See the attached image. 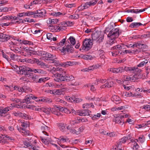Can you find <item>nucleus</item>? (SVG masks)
<instances>
[{"label":"nucleus","instance_id":"f257e3e1","mask_svg":"<svg viewBox=\"0 0 150 150\" xmlns=\"http://www.w3.org/2000/svg\"><path fill=\"white\" fill-rule=\"evenodd\" d=\"M109 71L115 73H121L125 71H126L135 74L132 76L133 78L132 80L133 82L135 81L137 79L142 78V74L141 73L142 71L138 67H123L116 68H111L108 69Z\"/></svg>","mask_w":150,"mask_h":150},{"label":"nucleus","instance_id":"f03ea898","mask_svg":"<svg viewBox=\"0 0 150 150\" xmlns=\"http://www.w3.org/2000/svg\"><path fill=\"white\" fill-rule=\"evenodd\" d=\"M66 71L63 70L59 72H57L53 74L52 77L54 78V81L59 82L66 81L69 82L68 85L69 86H76L80 84V83L75 80L74 77L71 76H69L65 74Z\"/></svg>","mask_w":150,"mask_h":150},{"label":"nucleus","instance_id":"7ed1b4c3","mask_svg":"<svg viewBox=\"0 0 150 150\" xmlns=\"http://www.w3.org/2000/svg\"><path fill=\"white\" fill-rule=\"evenodd\" d=\"M119 28H113L109 31L108 35V37L109 38V45H111L116 42L115 39L119 36Z\"/></svg>","mask_w":150,"mask_h":150},{"label":"nucleus","instance_id":"20e7f679","mask_svg":"<svg viewBox=\"0 0 150 150\" xmlns=\"http://www.w3.org/2000/svg\"><path fill=\"white\" fill-rule=\"evenodd\" d=\"M131 137V134H129L122 137L119 140L117 145L114 146L112 150H124V147L122 146V144L125 143L127 140L130 139Z\"/></svg>","mask_w":150,"mask_h":150},{"label":"nucleus","instance_id":"39448f33","mask_svg":"<svg viewBox=\"0 0 150 150\" xmlns=\"http://www.w3.org/2000/svg\"><path fill=\"white\" fill-rule=\"evenodd\" d=\"M26 107L28 108L31 109L33 110L39 111H42L48 114H49L51 111V108H41L39 106H38V107H36V106L32 105H27Z\"/></svg>","mask_w":150,"mask_h":150},{"label":"nucleus","instance_id":"423d86ee","mask_svg":"<svg viewBox=\"0 0 150 150\" xmlns=\"http://www.w3.org/2000/svg\"><path fill=\"white\" fill-rule=\"evenodd\" d=\"M93 45L92 40L86 39L84 40L83 42L82 50L86 51L88 50L91 48Z\"/></svg>","mask_w":150,"mask_h":150},{"label":"nucleus","instance_id":"0eeeda50","mask_svg":"<svg viewBox=\"0 0 150 150\" xmlns=\"http://www.w3.org/2000/svg\"><path fill=\"white\" fill-rule=\"evenodd\" d=\"M101 35L100 33L97 32H95L93 33L92 35V41H94L98 43H100L102 42L104 38V37H100L99 39L98 40H97V38H99V36Z\"/></svg>","mask_w":150,"mask_h":150},{"label":"nucleus","instance_id":"6e6552de","mask_svg":"<svg viewBox=\"0 0 150 150\" xmlns=\"http://www.w3.org/2000/svg\"><path fill=\"white\" fill-rule=\"evenodd\" d=\"M42 59L43 60H53V59H56L55 55L51 54L45 52L42 57Z\"/></svg>","mask_w":150,"mask_h":150},{"label":"nucleus","instance_id":"1a4fd4ad","mask_svg":"<svg viewBox=\"0 0 150 150\" xmlns=\"http://www.w3.org/2000/svg\"><path fill=\"white\" fill-rule=\"evenodd\" d=\"M62 107L60 106H55L53 108H51V112L53 114L59 116L61 114V112L62 111Z\"/></svg>","mask_w":150,"mask_h":150},{"label":"nucleus","instance_id":"9d476101","mask_svg":"<svg viewBox=\"0 0 150 150\" xmlns=\"http://www.w3.org/2000/svg\"><path fill=\"white\" fill-rule=\"evenodd\" d=\"M11 106H8L4 109H1L0 111V115L3 114H5L9 111L13 109V107H15L14 104H11Z\"/></svg>","mask_w":150,"mask_h":150},{"label":"nucleus","instance_id":"9b49d317","mask_svg":"<svg viewBox=\"0 0 150 150\" xmlns=\"http://www.w3.org/2000/svg\"><path fill=\"white\" fill-rule=\"evenodd\" d=\"M35 18L40 17H42L46 13V11L44 9H41L40 10H37L36 12H35Z\"/></svg>","mask_w":150,"mask_h":150},{"label":"nucleus","instance_id":"f8f14e48","mask_svg":"<svg viewBox=\"0 0 150 150\" xmlns=\"http://www.w3.org/2000/svg\"><path fill=\"white\" fill-rule=\"evenodd\" d=\"M81 15L86 17H88V18H87L89 19H92L93 20L95 19V18L93 16H91V13L89 11H85L83 12H82L81 13Z\"/></svg>","mask_w":150,"mask_h":150},{"label":"nucleus","instance_id":"ddd939ff","mask_svg":"<svg viewBox=\"0 0 150 150\" xmlns=\"http://www.w3.org/2000/svg\"><path fill=\"white\" fill-rule=\"evenodd\" d=\"M147 9V8H145L141 9H129L127 10V12L128 13H138L144 11Z\"/></svg>","mask_w":150,"mask_h":150},{"label":"nucleus","instance_id":"4468645a","mask_svg":"<svg viewBox=\"0 0 150 150\" xmlns=\"http://www.w3.org/2000/svg\"><path fill=\"white\" fill-rule=\"evenodd\" d=\"M9 38V37H8V35L6 34H0V41L4 42L7 41Z\"/></svg>","mask_w":150,"mask_h":150},{"label":"nucleus","instance_id":"2eb2a0df","mask_svg":"<svg viewBox=\"0 0 150 150\" xmlns=\"http://www.w3.org/2000/svg\"><path fill=\"white\" fill-rule=\"evenodd\" d=\"M69 101L72 102H74L75 103H78L80 102H81L82 100V99H79L78 98H76L74 97H70L69 96L67 97Z\"/></svg>","mask_w":150,"mask_h":150},{"label":"nucleus","instance_id":"dca6fc26","mask_svg":"<svg viewBox=\"0 0 150 150\" xmlns=\"http://www.w3.org/2000/svg\"><path fill=\"white\" fill-rule=\"evenodd\" d=\"M89 111L88 110H85L84 111L78 110V115L81 116H85L89 115Z\"/></svg>","mask_w":150,"mask_h":150},{"label":"nucleus","instance_id":"f3484780","mask_svg":"<svg viewBox=\"0 0 150 150\" xmlns=\"http://www.w3.org/2000/svg\"><path fill=\"white\" fill-rule=\"evenodd\" d=\"M23 49H24L25 51L29 53L31 55H36V51H35L32 48L30 49L28 47H23Z\"/></svg>","mask_w":150,"mask_h":150},{"label":"nucleus","instance_id":"a211bd4d","mask_svg":"<svg viewBox=\"0 0 150 150\" xmlns=\"http://www.w3.org/2000/svg\"><path fill=\"white\" fill-rule=\"evenodd\" d=\"M114 83L113 81H110L108 83H106L105 84L102 85L101 87L103 88H110L113 86Z\"/></svg>","mask_w":150,"mask_h":150},{"label":"nucleus","instance_id":"6ab92c4d","mask_svg":"<svg viewBox=\"0 0 150 150\" xmlns=\"http://www.w3.org/2000/svg\"><path fill=\"white\" fill-rule=\"evenodd\" d=\"M40 138L42 142L45 144H48L51 142V139L50 138L47 137V138H45L42 136H41Z\"/></svg>","mask_w":150,"mask_h":150},{"label":"nucleus","instance_id":"aec40b11","mask_svg":"<svg viewBox=\"0 0 150 150\" xmlns=\"http://www.w3.org/2000/svg\"><path fill=\"white\" fill-rule=\"evenodd\" d=\"M145 46L144 44L140 43V42H138L137 43H134L133 45H132V47L133 48L137 47L139 48H144Z\"/></svg>","mask_w":150,"mask_h":150},{"label":"nucleus","instance_id":"412c9836","mask_svg":"<svg viewBox=\"0 0 150 150\" xmlns=\"http://www.w3.org/2000/svg\"><path fill=\"white\" fill-rule=\"evenodd\" d=\"M33 95L32 94L27 95L25 97V102L27 103H30V100L31 99H33Z\"/></svg>","mask_w":150,"mask_h":150},{"label":"nucleus","instance_id":"4be33fe9","mask_svg":"<svg viewBox=\"0 0 150 150\" xmlns=\"http://www.w3.org/2000/svg\"><path fill=\"white\" fill-rule=\"evenodd\" d=\"M113 121L116 123H118L121 125H122L124 123V121L122 120H121V118L120 117H116L113 120Z\"/></svg>","mask_w":150,"mask_h":150},{"label":"nucleus","instance_id":"5701e85b","mask_svg":"<svg viewBox=\"0 0 150 150\" xmlns=\"http://www.w3.org/2000/svg\"><path fill=\"white\" fill-rule=\"evenodd\" d=\"M113 101L116 104L120 103L121 100L120 98L118 96L114 95L113 96Z\"/></svg>","mask_w":150,"mask_h":150},{"label":"nucleus","instance_id":"b1692460","mask_svg":"<svg viewBox=\"0 0 150 150\" xmlns=\"http://www.w3.org/2000/svg\"><path fill=\"white\" fill-rule=\"evenodd\" d=\"M58 21V20L57 19H51L49 18L47 21V23L48 24L54 25L56 24Z\"/></svg>","mask_w":150,"mask_h":150},{"label":"nucleus","instance_id":"393cba45","mask_svg":"<svg viewBox=\"0 0 150 150\" xmlns=\"http://www.w3.org/2000/svg\"><path fill=\"white\" fill-rule=\"evenodd\" d=\"M25 76L20 78V80L24 81H29L28 77L31 76L30 74L27 73L24 74Z\"/></svg>","mask_w":150,"mask_h":150},{"label":"nucleus","instance_id":"a878e982","mask_svg":"<svg viewBox=\"0 0 150 150\" xmlns=\"http://www.w3.org/2000/svg\"><path fill=\"white\" fill-rule=\"evenodd\" d=\"M48 128V127L45 125H43L41 127L42 133L46 136H48V134L46 132V130Z\"/></svg>","mask_w":150,"mask_h":150},{"label":"nucleus","instance_id":"bb28decb","mask_svg":"<svg viewBox=\"0 0 150 150\" xmlns=\"http://www.w3.org/2000/svg\"><path fill=\"white\" fill-rule=\"evenodd\" d=\"M66 49L67 51L69 53H72L74 52V49L71 45L68 44L66 46Z\"/></svg>","mask_w":150,"mask_h":150},{"label":"nucleus","instance_id":"cd10ccee","mask_svg":"<svg viewBox=\"0 0 150 150\" xmlns=\"http://www.w3.org/2000/svg\"><path fill=\"white\" fill-rule=\"evenodd\" d=\"M67 41L69 43L70 42L71 44L72 45H74L76 43V40L72 36H70L67 40Z\"/></svg>","mask_w":150,"mask_h":150},{"label":"nucleus","instance_id":"c85d7f7f","mask_svg":"<svg viewBox=\"0 0 150 150\" xmlns=\"http://www.w3.org/2000/svg\"><path fill=\"white\" fill-rule=\"evenodd\" d=\"M89 7L88 4H87V2L83 5H81L80 6L78 7V10L79 11L83 10V9L87 8Z\"/></svg>","mask_w":150,"mask_h":150},{"label":"nucleus","instance_id":"c756f323","mask_svg":"<svg viewBox=\"0 0 150 150\" xmlns=\"http://www.w3.org/2000/svg\"><path fill=\"white\" fill-rule=\"evenodd\" d=\"M91 107L92 108L94 107V105L92 103H85L82 106V108H88Z\"/></svg>","mask_w":150,"mask_h":150},{"label":"nucleus","instance_id":"7c9ffc66","mask_svg":"<svg viewBox=\"0 0 150 150\" xmlns=\"http://www.w3.org/2000/svg\"><path fill=\"white\" fill-rule=\"evenodd\" d=\"M142 25V24L140 23H133L130 25L129 27L132 28H137Z\"/></svg>","mask_w":150,"mask_h":150},{"label":"nucleus","instance_id":"2f4dec72","mask_svg":"<svg viewBox=\"0 0 150 150\" xmlns=\"http://www.w3.org/2000/svg\"><path fill=\"white\" fill-rule=\"evenodd\" d=\"M57 59V58H56V59ZM55 59H53V60H51L52 62L51 63H54L56 66L62 67V63H60L58 61L55 60Z\"/></svg>","mask_w":150,"mask_h":150},{"label":"nucleus","instance_id":"473e14b6","mask_svg":"<svg viewBox=\"0 0 150 150\" xmlns=\"http://www.w3.org/2000/svg\"><path fill=\"white\" fill-rule=\"evenodd\" d=\"M52 93L55 95H61L62 93V89L54 90L52 91Z\"/></svg>","mask_w":150,"mask_h":150},{"label":"nucleus","instance_id":"72a5a7b5","mask_svg":"<svg viewBox=\"0 0 150 150\" xmlns=\"http://www.w3.org/2000/svg\"><path fill=\"white\" fill-rule=\"evenodd\" d=\"M35 63H37L38 65L41 66V67L46 66L45 64L41 61H39L38 59H36Z\"/></svg>","mask_w":150,"mask_h":150},{"label":"nucleus","instance_id":"f704fd0d","mask_svg":"<svg viewBox=\"0 0 150 150\" xmlns=\"http://www.w3.org/2000/svg\"><path fill=\"white\" fill-rule=\"evenodd\" d=\"M19 69L21 74H24L25 73H26L25 72H26V67L25 66L20 67Z\"/></svg>","mask_w":150,"mask_h":150},{"label":"nucleus","instance_id":"c9c22d12","mask_svg":"<svg viewBox=\"0 0 150 150\" xmlns=\"http://www.w3.org/2000/svg\"><path fill=\"white\" fill-rule=\"evenodd\" d=\"M52 27L54 29V30L56 31H58L60 30H64L65 28V27H64L63 26H52Z\"/></svg>","mask_w":150,"mask_h":150},{"label":"nucleus","instance_id":"e433bc0d","mask_svg":"<svg viewBox=\"0 0 150 150\" xmlns=\"http://www.w3.org/2000/svg\"><path fill=\"white\" fill-rule=\"evenodd\" d=\"M67 17L71 19H76L79 18V15L77 14H74L72 15H70L68 14L67 15Z\"/></svg>","mask_w":150,"mask_h":150},{"label":"nucleus","instance_id":"4c0bfd02","mask_svg":"<svg viewBox=\"0 0 150 150\" xmlns=\"http://www.w3.org/2000/svg\"><path fill=\"white\" fill-rule=\"evenodd\" d=\"M122 48V45H118L112 47L111 48V50H116L117 51H119V50H121Z\"/></svg>","mask_w":150,"mask_h":150},{"label":"nucleus","instance_id":"58836bf2","mask_svg":"<svg viewBox=\"0 0 150 150\" xmlns=\"http://www.w3.org/2000/svg\"><path fill=\"white\" fill-rule=\"evenodd\" d=\"M21 133L23 134V135L25 136H28L30 134V132L28 130H26L23 128H21Z\"/></svg>","mask_w":150,"mask_h":150},{"label":"nucleus","instance_id":"ea45409f","mask_svg":"<svg viewBox=\"0 0 150 150\" xmlns=\"http://www.w3.org/2000/svg\"><path fill=\"white\" fill-rule=\"evenodd\" d=\"M132 145H133L132 148L134 150H136L138 149L139 146L137 143V141L135 140L134 142H132Z\"/></svg>","mask_w":150,"mask_h":150},{"label":"nucleus","instance_id":"a19ab883","mask_svg":"<svg viewBox=\"0 0 150 150\" xmlns=\"http://www.w3.org/2000/svg\"><path fill=\"white\" fill-rule=\"evenodd\" d=\"M58 139L63 143L68 141L69 140V139L65 136H60Z\"/></svg>","mask_w":150,"mask_h":150},{"label":"nucleus","instance_id":"79ce46f5","mask_svg":"<svg viewBox=\"0 0 150 150\" xmlns=\"http://www.w3.org/2000/svg\"><path fill=\"white\" fill-rule=\"evenodd\" d=\"M35 59H36L33 58L32 59H24V60H25L26 62L34 64L35 63Z\"/></svg>","mask_w":150,"mask_h":150},{"label":"nucleus","instance_id":"37998d69","mask_svg":"<svg viewBox=\"0 0 150 150\" xmlns=\"http://www.w3.org/2000/svg\"><path fill=\"white\" fill-rule=\"evenodd\" d=\"M148 62L147 59H146L144 61L141 62L139 64L137 65V67H141L144 66Z\"/></svg>","mask_w":150,"mask_h":150},{"label":"nucleus","instance_id":"c03bdc74","mask_svg":"<svg viewBox=\"0 0 150 150\" xmlns=\"http://www.w3.org/2000/svg\"><path fill=\"white\" fill-rule=\"evenodd\" d=\"M137 142H139L141 143H143L145 141V137L143 136L142 135L140 136L138 139H135Z\"/></svg>","mask_w":150,"mask_h":150},{"label":"nucleus","instance_id":"a18cd8bd","mask_svg":"<svg viewBox=\"0 0 150 150\" xmlns=\"http://www.w3.org/2000/svg\"><path fill=\"white\" fill-rule=\"evenodd\" d=\"M58 126L60 130L62 132L64 131V129L65 127V124L62 123H59L58 124Z\"/></svg>","mask_w":150,"mask_h":150},{"label":"nucleus","instance_id":"49530a36","mask_svg":"<svg viewBox=\"0 0 150 150\" xmlns=\"http://www.w3.org/2000/svg\"><path fill=\"white\" fill-rule=\"evenodd\" d=\"M21 42V43H22L24 45H33V43L31 41H29L27 40H20Z\"/></svg>","mask_w":150,"mask_h":150},{"label":"nucleus","instance_id":"de8ad7c7","mask_svg":"<svg viewBox=\"0 0 150 150\" xmlns=\"http://www.w3.org/2000/svg\"><path fill=\"white\" fill-rule=\"evenodd\" d=\"M21 117L26 119H31L30 116L28 114L25 113H22Z\"/></svg>","mask_w":150,"mask_h":150},{"label":"nucleus","instance_id":"09e8293b","mask_svg":"<svg viewBox=\"0 0 150 150\" xmlns=\"http://www.w3.org/2000/svg\"><path fill=\"white\" fill-rule=\"evenodd\" d=\"M122 79L123 80L125 81H133L132 79H134L133 78H132V77H130L127 76H124Z\"/></svg>","mask_w":150,"mask_h":150},{"label":"nucleus","instance_id":"8fccbe9b","mask_svg":"<svg viewBox=\"0 0 150 150\" xmlns=\"http://www.w3.org/2000/svg\"><path fill=\"white\" fill-rule=\"evenodd\" d=\"M82 58L86 60H91L93 59V57L89 55H84L82 57Z\"/></svg>","mask_w":150,"mask_h":150},{"label":"nucleus","instance_id":"3c124183","mask_svg":"<svg viewBox=\"0 0 150 150\" xmlns=\"http://www.w3.org/2000/svg\"><path fill=\"white\" fill-rule=\"evenodd\" d=\"M31 80H32L35 82H38V80L39 79V76L36 75H33L32 76L30 77Z\"/></svg>","mask_w":150,"mask_h":150},{"label":"nucleus","instance_id":"603ef678","mask_svg":"<svg viewBox=\"0 0 150 150\" xmlns=\"http://www.w3.org/2000/svg\"><path fill=\"white\" fill-rule=\"evenodd\" d=\"M96 81L97 82V83L95 82V84L96 85H97L98 84V83H103L106 82V80L105 79H96Z\"/></svg>","mask_w":150,"mask_h":150},{"label":"nucleus","instance_id":"864d4df0","mask_svg":"<svg viewBox=\"0 0 150 150\" xmlns=\"http://www.w3.org/2000/svg\"><path fill=\"white\" fill-rule=\"evenodd\" d=\"M142 109H144L147 111L150 110V105H144L141 107Z\"/></svg>","mask_w":150,"mask_h":150},{"label":"nucleus","instance_id":"5fc2aeb1","mask_svg":"<svg viewBox=\"0 0 150 150\" xmlns=\"http://www.w3.org/2000/svg\"><path fill=\"white\" fill-rule=\"evenodd\" d=\"M85 128V127L84 126H82L79 127L77 132V134H80L81 132H82Z\"/></svg>","mask_w":150,"mask_h":150},{"label":"nucleus","instance_id":"6e6d98bb","mask_svg":"<svg viewBox=\"0 0 150 150\" xmlns=\"http://www.w3.org/2000/svg\"><path fill=\"white\" fill-rule=\"evenodd\" d=\"M66 38L63 39L60 41L59 42L57 43V45L58 46H59L60 47L63 46L64 44V43L66 41Z\"/></svg>","mask_w":150,"mask_h":150},{"label":"nucleus","instance_id":"4d7b16f0","mask_svg":"<svg viewBox=\"0 0 150 150\" xmlns=\"http://www.w3.org/2000/svg\"><path fill=\"white\" fill-rule=\"evenodd\" d=\"M112 28V26L111 25H108L105 30V33H106L109 31H110Z\"/></svg>","mask_w":150,"mask_h":150},{"label":"nucleus","instance_id":"13d9d810","mask_svg":"<svg viewBox=\"0 0 150 150\" xmlns=\"http://www.w3.org/2000/svg\"><path fill=\"white\" fill-rule=\"evenodd\" d=\"M47 85L50 87H54V88H58L59 86L58 85H56L53 83H47Z\"/></svg>","mask_w":150,"mask_h":150},{"label":"nucleus","instance_id":"bf43d9fd","mask_svg":"<svg viewBox=\"0 0 150 150\" xmlns=\"http://www.w3.org/2000/svg\"><path fill=\"white\" fill-rule=\"evenodd\" d=\"M5 138V135L1 134L0 135V143L2 144H5V141L4 140Z\"/></svg>","mask_w":150,"mask_h":150},{"label":"nucleus","instance_id":"052dcab7","mask_svg":"<svg viewBox=\"0 0 150 150\" xmlns=\"http://www.w3.org/2000/svg\"><path fill=\"white\" fill-rule=\"evenodd\" d=\"M20 126L23 127V128H26L28 126V124L27 123V122H21L20 123Z\"/></svg>","mask_w":150,"mask_h":150},{"label":"nucleus","instance_id":"680f3d73","mask_svg":"<svg viewBox=\"0 0 150 150\" xmlns=\"http://www.w3.org/2000/svg\"><path fill=\"white\" fill-rule=\"evenodd\" d=\"M72 63L71 62H67L64 63H62V67H66V66L67 65L68 66H71L72 65Z\"/></svg>","mask_w":150,"mask_h":150},{"label":"nucleus","instance_id":"e2e57ef3","mask_svg":"<svg viewBox=\"0 0 150 150\" xmlns=\"http://www.w3.org/2000/svg\"><path fill=\"white\" fill-rule=\"evenodd\" d=\"M150 37V33L149 32H147L146 33L142 35L141 36L142 38H148Z\"/></svg>","mask_w":150,"mask_h":150},{"label":"nucleus","instance_id":"0e129e2a","mask_svg":"<svg viewBox=\"0 0 150 150\" xmlns=\"http://www.w3.org/2000/svg\"><path fill=\"white\" fill-rule=\"evenodd\" d=\"M115 51L111 52L112 55L113 56L116 57L117 55L119 54L120 51H117L116 50H114Z\"/></svg>","mask_w":150,"mask_h":150},{"label":"nucleus","instance_id":"69168bd1","mask_svg":"<svg viewBox=\"0 0 150 150\" xmlns=\"http://www.w3.org/2000/svg\"><path fill=\"white\" fill-rule=\"evenodd\" d=\"M53 35L51 33H48L47 34V38L51 41H52V38H53Z\"/></svg>","mask_w":150,"mask_h":150},{"label":"nucleus","instance_id":"338daca9","mask_svg":"<svg viewBox=\"0 0 150 150\" xmlns=\"http://www.w3.org/2000/svg\"><path fill=\"white\" fill-rule=\"evenodd\" d=\"M101 115L100 113H98L97 115H95L92 117V119L93 120H95L97 119L101 116Z\"/></svg>","mask_w":150,"mask_h":150},{"label":"nucleus","instance_id":"774afa93","mask_svg":"<svg viewBox=\"0 0 150 150\" xmlns=\"http://www.w3.org/2000/svg\"><path fill=\"white\" fill-rule=\"evenodd\" d=\"M45 102L44 103H50L52 102V99L46 98V97H45Z\"/></svg>","mask_w":150,"mask_h":150}]
</instances>
